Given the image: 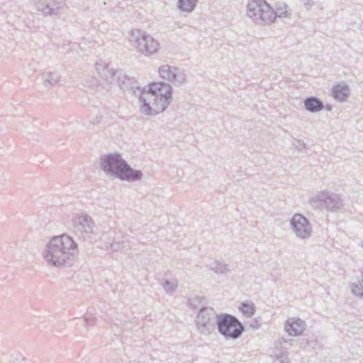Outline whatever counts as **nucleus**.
Here are the masks:
<instances>
[{
  "label": "nucleus",
  "mask_w": 363,
  "mask_h": 363,
  "mask_svg": "<svg viewBox=\"0 0 363 363\" xmlns=\"http://www.w3.org/2000/svg\"><path fill=\"white\" fill-rule=\"evenodd\" d=\"M172 85L165 82L150 84L148 91L144 89L138 99L140 112L154 116L164 111L172 100Z\"/></svg>",
  "instance_id": "f257e3e1"
},
{
  "label": "nucleus",
  "mask_w": 363,
  "mask_h": 363,
  "mask_svg": "<svg viewBox=\"0 0 363 363\" xmlns=\"http://www.w3.org/2000/svg\"><path fill=\"white\" fill-rule=\"evenodd\" d=\"M78 254V246L69 235L54 236L46 245L43 257L46 262L53 267H60L70 265Z\"/></svg>",
  "instance_id": "f03ea898"
},
{
  "label": "nucleus",
  "mask_w": 363,
  "mask_h": 363,
  "mask_svg": "<svg viewBox=\"0 0 363 363\" xmlns=\"http://www.w3.org/2000/svg\"><path fill=\"white\" fill-rule=\"evenodd\" d=\"M101 167L109 176L122 181L135 182L142 179L140 170L133 169L118 153H111L101 157Z\"/></svg>",
  "instance_id": "7ed1b4c3"
},
{
  "label": "nucleus",
  "mask_w": 363,
  "mask_h": 363,
  "mask_svg": "<svg viewBox=\"0 0 363 363\" xmlns=\"http://www.w3.org/2000/svg\"><path fill=\"white\" fill-rule=\"evenodd\" d=\"M247 16L259 26H269L275 21L274 9L264 0H252L247 6Z\"/></svg>",
  "instance_id": "20e7f679"
},
{
  "label": "nucleus",
  "mask_w": 363,
  "mask_h": 363,
  "mask_svg": "<svg viewBox=\"0 0 363 363\" xmlns=\"http://www.w3.org/2000/svg\"><path fill=\"white\" fill-rule=\"evenodd\" d=\"M216 325L219 333L227 340H236L245 331L243 324L236 317L228 313L218 316Z\"/></svg>",
  "instance_id": "39448f33"
},
{
  "label": "nucleus",
  "mask_w": 363,
  "mask_h": 363,
  "mask_svg": "<svg viewBox=\"0 0 363 363\" xmlns=\"http://www.w3.org/2000/svg\"><path fill=\"white\" fill-rule=\"evenodd\" d=\"M310 204L314 208H319L325 206L327 211L335 212L342 208L343 199L340 194L322 191L311 198Z\"/></svg>",
  "instance_id": "423d86ee"
},
{
  "label": "nucleus",
  "mask_w": 363,
  "mask_h": 363,
  "mask_svg": "<svg viewBox=\"0 0 363 363\" xmlns=\"http://www.w3.org/2000/svg\"><path fill=\"white\" fill-rule=\"evenodd\" d=\"M109 83L117 84L121 89L133 94L138 98L144 90L133 77H130L126 75L121 69L116 70L113 82H110Z\"/></svg>",
  "instance_id": "0eeeda50"
},
{
  "label": "nucleus",
  "mask_w": 363,
  "mask_h": 363,
  "mask_svg": "<svg viewBox=\"0 0 363 363\" xmlns=\"http://www.w3.org/2000/svg\"><path fill=\"white\" fill-rule=\"evenodd\" d=\"M73 230L75 234L84 240L89 238L94 233L95 223L86 213H79L73 217Z\"/></svg>",
  "instance_id": "6e6552de"
},
{
  "label": "nucleus",
  "mask_w": 363,
  "mask_h": 363,
  "mask_svg": "<svg viewBox=\"0 0 363 363\" xmlns=\"http://www.w3.org/2000/svg\"><path fill=\"white\" fill-rule=\"evenodd\" d=\"M216 315L212 308L203 307L196 316V323L199 332L203 335H209L214 328Z\"/></svg>",
  "instance_id": "1a4fd4ad"
},
{
  "label": "nucleus",
  "mask_w": 363,
  "mask_h": 363,
  "mask_svg": "<svg viewBox=\"0 0 363 363\" xmlns=\"http://www.w3.org/2000/svg\"><path fill=\"white\" fill-rule=\"evenodd\" d=\"M290 225L296 238L301 240L308 239L313 233L312 225L302 214L296 213L290 219Z\"/></svg>",
  "instance_id": "9d476101"
},
{
  "label": "nucleus",
  "mask_w": 363,
  "mask_h": 363,
  "mask_svg": "<svg viewBox=\"0 0 363 363\" xmlns=\"http://www.w3.org/2000/svg\"><path fill=\"white\" fill-rule=\"evenodd\" d=\"M159 74L167 84L174 86H181L186 81V74L184 70L169 65L160 66Z\"/></svg>",
  "instance_id": "9b49d317"
},
{
  "label": "nucleus",
  "mask_w": 363,
  "mask_h": 363,
  "mask_svg": "<svg viewBox=\"0 0 363 363\" xmlns=\"http://www.w3.org/2000/svg\"><path fill=\"white\" fill-rule=\"evenodd\" d=\"M64 5L65 2L62 0H42L37 3L36 6L45 16H59Z\"/></svg>",
  "instance_id": "f8f14e48"
},
{
  "label": "nucleus",
  "mask_w": 363,
  "mask_h": 363,
  "mask_svg": "<svg viewBox=\"0 0 363 363\" xmlns=\"http://www.w3.org/2000/svg\"><path fill=\"white\" fill-rule=\"evenodd\" d=\"M306 328V322L298 318H289L284 325L286 332L291 336L302 335Z\"/></svg>",
  "instance_id": "ddd939ff"
},
{
  "label": "nucleus",
  "mask_w": 363,
  "mask_h": 363,
  "mask_svg": "<svg viewBox=\"0 0 363 363\" xmlns=\"http://www.w3.org/2000/svg\"><path fill=\"white\" fill-rule=\"evenodd\" d=\"M148 35L149 34L142 30L133 29L129 33V40L137 50L140 52L141 50H147L145 49V45L146 36ZM146 52H147L148 51Z\"/></svg>",
  "instance_id": "4468645a"
},
{
  "label": "nucleus",
  "mask_w": 363,
  "mask_h": 363,
  "mask_svg": "<svg viewBox=\"0 0 363 363\" xmlns=\"http://www.w3.org/2000/svg\"><path fill=\"white\" fill-rule=\"evenodd\" d=\"M96 70L98 74L108 82H113L116 69L109 68L108 64L103 61L96 62L95 64Z\"/></svg>",
  "instance_id": "2eb2a0df"
},
{
  "label": "nucleus",
  "mask_w": 363,
  "mask_h": 363,
  "mask_svg": "<svg viewBox=\"0 0 363 363\" xmlns=\"http://www.w3.org/2000/svg\"><path fill=\"white\" fill-rule=\"evenodd\" d=\"M306 109L311 113L320 111L324 108L323 101L315 96H310L304 100Z\"/></svg>",
  "instance_id": "dca6fc26"
},
{
  "label": "nucleus",
  "mask_w": 363,
  "mask_h": 363,
  "mask_svg": "<svg viewBox=\"0 0 363 363\" xmlns=\"http://www.w3.org/2000/svg\"><path fill=\"white\" fill-rule=\"evenodd\" d=\"M60 75L55 72H44L43 74V83L44 86L50 89L60 82Z\"/></svg>",
  "instance_id": "f3484780"
},
{
  "label": "nucleus",
  "mask_w": 363,
  "mask_h": 363,
  "mask_svg": "<svg viewBox=\"0 0 363 363\" xmlns=\"http://www.w3.org/2000/svg\"><path fill=\"white\" fill-rule=\"evenodd\" d=\"M350 94L347 85H336L333 88V96L339 101H345Z\"/></svg>",
  "instance_id": "a211bd4d"
},
{
  "label": "nucleus",
  "mask_w": 363,
  "mask_h": 363,
  "mask_svg": "<svg viewBox=\"0 0 363 363\" xmlns=\"http://www.w3.org/2000/svg\"><path fill=\"white\" fill-rule=\"evenodd\" d=\"M158 48L159 43L155 40L150 35H149L148 36H146V42L145 45V49L149 52H147L146 50H141L140 52L146 56H150L155 53L158 50Z\"/></svg>",
  "instance_id": "6ab92c4d"
},
{
  "label": "nucleus",
  "mask_w": 363,
  "mask_h": 363,
  "mask_svg": "<svg viewBox=\"0 0 363 363\" xmlns=\"http://www.w3.org/2000/svg\"><path fill=\"white\" fill-rule=\"evenodd\" d=\"M199 2V0H178L177 8L180 11L191 13L192 12Z\"/></svg>",
  "instance_id": "aec40b11"
},
{
  "label": "nucleus",
  "mask_w": 363,
  "mask_h": 363,
  "mask_svg": "<svg viewBox=\"0 0 363 363\" xmlns=\"http://www.w3.org/2000/svg\"><path fill=\"white\" fill-rule=\"evenodd\" d=\"M107 248H110L112 251H118L121 250H126L130 247L128 240L123 237L122 240H116L114 239L113 242L106 243V245Z\"/></svg>",
  "instance_id": "412c9836"
},
{
  "label": "nucleus",
  "mask_w": 363,
  "mask_h": 363,
  "mask_svg": "<svg viewBox=\"0 0 363 363\" xmlns=\"http://www.w3.org/2000/svg\"><path fill=\"white\" fill-rule=\"evenodd\" d=\"M239 310L246 318H250L255 313L256 307L253 303L244 301L240 303Z\"/></svg>",
  "instance_id": "4be33fe9"
},
{
  "label": "nucleus",
  "mask_w": 363,
  "mask_h": 363,
  "mask_svg": "<svg viewBox=\"0 0 363 363\" xmlns=\"http://www.w3.org/2000/svg\"><path fill=\"white\" fill-rule=\"evenodd\" d=\"M210 269L218 274H225L230 272V269L227 264L217 260L212 263Z\"/></svg>",
  "instance_id": "5701e85b"
},
{
  "label": "nucleus",
  "mask_w": 363,
  "mask_h": 363,
  "mask_svg": "<svg viewBox=\"0 0 363 363\" xmlns=\"http://www.w3.org/2000/svg\"><path fill=\"white\" fill-rule=\"evenodd\" d=\"M275 20L277 17L287 18L290 16L287 11V5L285 3H279L277 5L276 11H274Z\"/></svg>",
  "instance_id": "b1692460"
},
{
  "label": "nucleus",
  "mask_w": 363,
  "mask_h": 363,
  "mask_svg": "<svg viewBox=\"0 0 363 363\" xmlns=\"http://www.w3.org/2000/svg\"><path fill=\"white\" fill-rule=\"evenodd\" d=\"M352 292L354 295L363 300V281H358L352 284Z\"/></svg>",
  "instance_id": "393cba45"
},
{
  "label": "nucleus",
  "mask_w": 363,
  "mask_h": 363,
  "mask_svg": "<svg viewBox=\"0 0 363 363\" xmlns=\"http://www.w3.org/2000/svg\"><path fill=\"white\" fill-rule=\"evenodd\" d=\"M289 352L285 350L275 354V362L278 363H289L288 358Z\"/></svg>",
  "instance_id": "a878e982"
},
{
  "label": "nucleus",
  "mask_w": 363,
  "mask_h": 363,
  "mask_svg": "<svg viewBox=\"0 0 363 363\" xmlns=\"http://www.w3.org/2000/svg\"><path fill=\"white\" fill-rule=\"evenodd\" d=\"M162 286L165 291L168 293L174 291L177 288V284H174L168 280H165Z\"/></svg>",
  "instance_id": "bb28decb"
},
{
  "label": "nucleus",
  "mask_w": 363,
  "mask_h": 363,
  "mask_svg": "<svg viewBox=\"0 0 363 363\" xmlns=\"http://www.w3.org/2000/svg\"><path fill=\"white\" fill-rule=\"evenodd\" d=\"M292 145L298 150V152H301L306 148L305 143L301 140H294Z\"/></svg>",
  "instance_id": "cd10ccee"
},
{
  "label": "nucleus",
  "mask_w": 363,
  "mask_h": 363,
  "mask_svg": "<svg viewBox=\"0 0 363 363\" xmlns=\"http://www.w3.org/2000/svg\"><path fill=\"white\" fill-rule=\"evenodd\" d=\"M199 302V299L198 298H190L189 300V304L191 307L196 308V303Z\"/></svg>",
  "instance_id": "c85d7f7f"
},
{
  "label": "nucleus",
  "mask_w": 363,
  "mask_h": 363,
  "mask_svg": "<svg viewBox=\"0 0 363 363\" xmlns=\"http://www.w3.org/2000/svg\"><path fill=\"white\" fill-rule=\"evenodd\" d=\"M303 3L307 9H310L314 5V1L312 0H303Z\"/></svg>",
  "instance_id": "c756f323"
},
{
  "label": "nucleus",
  "mask_w": 363,
  "mask_h": 363,
  "mask_svg": "<svg viewBox=\"0 0 363 363\" xmlns=\"http://www.w3.org/2000/svg\"><path fill=\"white\" fill-rule=\"evenodd\" d=\"M260 323L257 319H255L252 320V322L250 323V327L253 328H259L260 326Z\"/></svg>",
  "instance_id": "7c9ffc66"
},
{
  "label": "nucleus",
  "mask_w": 363,
  "mask_h": 363,
  "mask_svg": "<svg viewBox=\"0 0 363 363\" xmlns=\"http://www.w3.org/2000/svg\"><path fill=\"white\" fill-rule=\"evenodd\" d=\"M88 319H89L88 315H86V316L85 317V320H86V322H88Z\"/></svg>",
  "instance_id": "2f4dec72"
},
{
  "label": "nucleus",
  "mask_w": 363,
  "mask_h": 363,
  "mask_svg": "<svg viewBox=\"0 0 363 363\" xmlns=\"http://www.w3.org/2000/svg\"><path fill=\"white\" fill-rule=\"evenodd\" d=\"M328 110H330V109H331V108H330V106H328Z\"/></svg>",
  "instance_id": "473e14b6"
},
{
  "label": "nucleus",
  "mask_w": 363,
  "mask_h": 363,
  "mask_svg": "<svg viewBox=\"0 0 363 363\" xmlns=\"http://www.w3.org/2000/svg\"><path fill=\"white\" fill-rule=\"evenodd\" d=\"M361 246H362V248H363V240H362V242Z\"/></svg>",
  "instance_id": "72a5a7b5"
}]
</instances>
